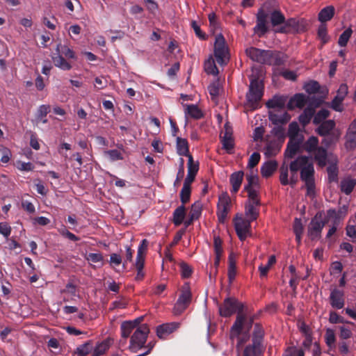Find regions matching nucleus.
<instances>
[{
  "instance_id": "31",
  "label": "nucleus",
  "mask_w": 356,
  "mask_h": 356,
  "mask_svg": "<svg viewBox=\"0 0 356 356\" xmlns=\"http://www.w3.org/2000/svg\"><path fill=\"white\" fill-rule=\"evenodd\" d=\"M282 144L277 140H270L267 143L265 155L267 157L275 156L280 151Z\"/></svg>"
},
{
  "instance_id": "43",
  "label": "nucleus",
  "mask_w": 356,
  "mask_h": 356,
  "mask_svg": "<svg viewBox=\"0 0 356 356\" xmlns=\"http://www.w3.org/2000/svg\"><path fill=\"white\" fill-rule=\"evenodd\" d=\"M110 343L108 340H104L98 343L96 346L93 347L92 356H100L104 355L109 348Z\"/></svg>"
},
{
  "instance_id": "23",
  "label": "nucleus",
  "mask_w": 356,
  "mask_h": 356,
  "mask_svg": "<svg viewBox=\"0 0 356 356\" xmlns=\"http://www.w3.org/2000/svg\"><path fill=\"white\" fill-rule=\"evenodd\" d=\"M278 163L275 160H270L263 163L261 167V174L265 178L270 177L277 170Z\"/></svg>"
},
{
  "instance_id": "8",
  "label": "nucleus",
  "mask_w": 356,
  "mask_h": 356,
  "mask_svg": "<svg viewBox=\"0 0 356 356\" xmlns=\"http://www.w3.org/2000/svg\"><path fill=\"white\" fill-rule=\"evenodd\" d=\"M231 199L227 193H223L218 197V202L217 205L216 214L218 221L220 223H224L227 219V214L230 210Z\"/></svg>"
},
{
  "instance_id": "16",
  "label": "nucleus",
  "mask_w": 356,
  "mask_h": 356,
  "mask_svg": "<svg viewBox=\"0 0 356 356\" xmlns=\"http://www.w3.org/2000/svg\"><path fill=\"white\" fill-rule=\"evenodd\" d=\"M308 99H309L302 93L296 94L290 99L289 103L287 104V108L289 110H293L296 107L302 108L307 103Z\"/></svg>"
},
{
  "instance_id": "48",
  "label": "nucleus",
  "mask_w": 356,
  "mask_h": 356,
  "mask_svg": "<svg viewBox=\"0 0 356 356\" xmlns=\"http://www.w3.org/2000/svg\"><path fill=\"white\" fill-rule=\"evenodd\" d=\"M191 195V185L184 184L180 192V200L183 205L189 202Z\"/></svg>"
},
{
  "instance_id": "32",
  "label": "nucleus",
  "mask_w": 356,
  "mask_h": 356,
  "mask_svg": "<svg viewBox=\"0 0 356 356\" xmlns=\"http://www.w3.org/2000/svg\"><path fill=\"white\" fill-rule=\"evenodd\" d=\"M185 115L195 120H199L203 118V112L195 104L187 105L185 108Z\"/></svg>"
},
{
  "instance_id": "55",
  "label": "nucleus",
  "mask_w": 356,
  "mask_h": 356,
  "mask_svg": "<svg viewBox=\"0 0 356 356\" xmlns=\"http://www.w3.org/2000/svg\"><path fill=\"white\" fill-rule=\"evenodd\" d=\"M248 193V200L246 202H250L256 204H261L260 199L259 198V193L257 188H248L244 189Z\"/></svg>"
},
{
  "instance_id": "50",
  "label": "nucleus",
  "mask_w": 356,
  "mask_h": 356,
  "mask_svg": "<svg viewBox=\"0 0 356 356\" xmlns=\"http://www.w3.org/2000/svg\"><path fill=\"white\" fill-rule=\"evenodd\" d=\"M286 56L283 53H281L280 51H275L274 53V55L273 56V59L271 61V65H275V66H281L283 65L285 62L286 61Z\"/></svg>"
},
{
  "instance_id": "17",
  "label": "nucleus",
  "mask_w": 356,
  "mask_h": 356,
  "mask_svg": "<svg viewBox=\"0 0 356 356\" xmlns=\"http://www.w3.org/2000/svg\"><path fill=\"white\" fill-rule=\"evenodd\" d=\"M261 204L246 202L245 204V214L248 220L254 221L257 219L259 215V206Z\"/></svg>"
},
{
  "instance_id": "26",
  "label": "nucleus",
  "mask_w": 356,
  "mask_h": 356,
  "mask_svg": "<svg viewBox=\"0 0 356 356\" xmlns=\"http://www.w3.org/2000/svg\"><path fill=\"white\" fill-rule=\"evenodd\" d=\"M309 161V158L306 156H300L294 161H291L289 165L290 172H301L302 168L306 166Z\"/></svg>"
},
{
  "instance_id": "58",
  "label": "nucleus",
  "mask_w": 356,
  "mask_h": 356,
  "mask_svg": "<svg viewBox=\"0 0 356 356\" xmlns=\"http://www.w3.org/2000/svg\"><path fill=\"white\" fill-rule=\"evenodd\" d=\"M180 273L181 277L186 279L191 276L193 270L188 264L185 262H181L180 264Z\"/></svg>"
},
{
  "instance_id": "28",
  "label": "nucleus",
  "mask_w": 356,
  "mask_h": 356,
  "mask_svg": "<svg viewBox=\"0 0 356 356\" xmlns=\"http://www.w3.org/2000/svg\"><path fill=\"white\" fill-rule=\"evenodd\" d=\"M93 349V341L89 340L86 343L79 346L73 353V356H86L92 352Z\"/></svg>"
},
{
  "instance_id": "36",
  "label": "nucleus",
  "mask_w": 356,
  "mask_h": 356,
  "mask_svg": "<svg viewBox=\"0 0 356 356\" xmlns=\"http://www.w3.org/2000/svg\"><path fill=\"white\" fill-rule=\"evenodd\" d=\"M356 186V179L346 178L341 181L340 188L341 192L346 195H349L352 193Z\"/></svg>"
},
{
  "instance_id": "42",
  "label": "nucleus",
  "mask_w": 356,
  "mask_h": 356,
  "mask_svg": "<svg viewBox=\"0 0 356 356\" xmlns=\"http://www.w3.org/2000/svg\"><path fill=\"white\" fill-rule=\"evenodd\" d=\"M270 19L273 26H277L285 22L284 15L278 10H275L271 13Z\"/></svg>"
},
{
  "instance_id": "37",
  "label": "nucleus",
  "mask_w": 356,
  "mask_h": 356,
  "mask_svg": "<svg viewBox=\"0 0 356 356\" xmlns=\"http://www.w3.org/2000/svg\"><path fill=\"white\" fill-rule=\"evenodd\" d=\"M228 263V279L229 282H232L236 275V261L235 256L233 253H231L229 255Z\"/></svg>"
},
{
  "instance_id": "7",
  "label": "nucleus",
  "mask_w": 356,
  "mask_h": 356,
  "mask_svg": "<svg viewBox=\"0 0 356 356\" xmlns=\"http://www.w3.org/2000/svg\"><path fill=\"white\" fill-rule=\"evenodd\" d=\"M192 300V294L189 282H185L181 288V293L175 305L176 313L181 314L190 305Z\"/></svg>"
},
{
  "instance_id": "3",
  "label": "nucleus",
  "mask_w": 356,
  "mask_h": 356,
  "mask_svg": "<svg viewBox=\"0 0 356 356\" xmlns=\"http://www.w3.org/2000/svg\"><path fill=\"white\" fill-rule=\"evenodd\" d=\"M149 332V328L147 324H143L137 327L131 337L129 349L131 352L136 353L137 350L143 348Z\"/></svg>"
},
{
  "instance_id": "27",
  "label": "nucleus",
  "mask_w": 356,
  "mask_h": 356,
  "mask_svg": "<svg viewBox=\"0 0 356 356\" xmlns=\"http://www.w3.org/2000/svg\"><path fill=\"white\" fill-rule=\"evenodd\" d=\"M177 152L180 156H192L189 153L188 143L186 139L180 137L177 138Z\"/></svg>"
},
{
  "instance_id": "38",
  "label": "nucleus",
  "mask_w": 356,
  "mask_h": 356,
  "mask_svg": "<svg viewBox=\"0 0 356 356\" xmlns=\"http://www.w3.org/2000/svg\"><path fill=\"white\" fill-rule=\"evenodd\" d=\"M220 138L223 148L229 152V151L234 148V140L232 132L226 129L223 136H220Z\"/></svg>"
},
{
  "instance_id": "47",
  "label": "nucleus",
  "mask_w": 356,
  "mask_h": 356,
  "mask_svg": "<svg viewBox=\"0 0 356 356\" xmlns=\"http://www.w3.org/2000/svg\"><path fill=\"white\" fill-rule=\"evenodd\" d=\"M289 165L284 163L280 168V181L282 185L286 186L289 184Z\"/></svg>"
},
{
  "instance_id": "15",
  "label": "nucleus",
  "mask_w": 356,
  "mask_h": 356,
  "mask_svg": "<svg viewBox=\"0 0 356 356\" xmlns=\"http://www.w3.org/2000/svg\"><path fill=\"white\" fill-rule=\"evenodd\" d=\"M199 170V163L193 161V156H189L188 161V173L184 184L191 185L195 179V176Z\"/></svg>"
},
{
  "instance_id": "53",
  "label": "nucleus",
  "mask_w": 356,
  "mask_h": 356,
  "mask_svg": "<svg viewBox=\"0 0 356 356\" xmlns=\"http://www.w3.org/2000/svg\"><path fill=\"white\" fill-rule=\"evenodd\" d=\"M246 179L248 181L247 184L245 185L244 189L248 188H259V179L257 175H248L246 176Z\"/></svg>"
},
{
  "instance_id": "5",
  "label": "nucleus",
  "mask_w": 356,
  "mask_h": 356,
  "mask_svg": "<svg viewBox=\"0 0 356 356\" xmlns=\"http://www.w3.org/2000/svg\"><path fill=\"white\" fill-rule=\"evenodd\" d=\"M214 56L218 63L225 65L229 60L228 48L222 34L216 36L214 44Z\"/></svg>"
},
{
  "instance_id": "45",
  "label": "nucleus",
  "mask_w": 356,
  "mask_h": 356,
  "mask_svg": "<svg viewBox=\"0 0 356 356\" xmlns=\"http://www.w3.org/2000/svg\"><path fill=\"white\" fill-rule=\"evenodd\" d=\"M202 204L200 201L194 202L191 207L188 216L192 218L198 220L202 215Z\"/></svg>"
},
{
  "instance_id": "63",
  "label": "nucleus",
  "mask_w": 356,
  "mask_h": 356,
  "mask_svg": "<svg viewBox=\"0 0 356 356\" xmlns=\"http://www.w3.org/2000/svg\"><path fill=\"white\" fill-rule=\"evenodd\" d=\"M11 227L6 222H0V234L8 238L11 233Z\"/></svg>"
},
{
  "instance_id": "46",
  "label": "nucleus",
  "mask_w": 356,
  "mask_h": 356,
  "mask_svg": "<svg viewBox=\"0 0 356 356\" xmlns=\"http://www.w3.org/2000/svg\"><path fill=\"white\" fill-rule=\"evenodd\" d=\"M52 59L55 66L63 70H69L72 68V65L60 55L54 56Z\"/></svg>"
},
{
  "instance_id": "25",
  "label": "nucleus",
  "mask_w": 356,
  "mask_h": 356,
  "mask_svg": "<svg viewBox=\"0 0 356 356\" xmlns=\"http://www.w3.org/2000/svg\"><path fill=\"white\" fill-rule=\"evenodd\" d=\"M290 119L291 115L287 112L281 114L269 112V120L273 124H284L287 123Z\"/></svg>"
},
{
  "instance_id": "41",
  "label": "nucleus",
  "mask_w": 356,
  "mask_h": 356,
  "mask_svg": "<svg viewBox=\"0 0 356 356\" xmlns=\"http://www.w3.org/2000/svg\"><path fill=\"white\" fill-rule=\"evenodd\" d=\"M318 38L321 40L322 45L327 43L330 37L327 34V28L326 24H321L317 31Z\"/></svg>"
},
{
  "instance_id": "59",
  "label": "nucleus",
  "mask_w": 356,
  "mask_h": 356,
  "mask_svg": "<svg viewBox=\"0 0 356 356\" xmlns=\"http://www.w3.org/2000/svg\"><path fill=\"white\" fill-rule=\"evenodd\" d=\"M299 131L300 127L296 122H292L289 124L288 129L289 138H291V139H293L292 137L300 136V134H299Z\"/></svg>"
},
{
  "instance_id": "12",
  "label": "nucleus",
  "mask_w": 356,
  "mask_h": 356,
  "mask_svg": "<svg viewBox=\"0 0 356 356\" xmlns=\"http://www.w3.org/2000/svg\"><path fill=\"white\" fill-rule=\"evenodd\" d=\"M179 326L180 323L177 322L163 323L156 327V335L161 339H165L169 334L177 330Z\"/></svg>"
},
{
  "instance_id": "13",
  "label": "nucleus",
  "mask_w": 356,
  "mask_h": 356,
  "mask_svg": "<svg viewBox=\"0 0 356 356\" xmlns=\"http://www.w3.org/2000/svg\"><path fill=\"white\" fill-rule=\"evenodd\" d=\"M267 14L263 10H259L257 15V24L254 27V32L259 37L263 36L268 31Z\"/></svg>"
},
{
  "instance_id": "4",
  "label": "nucleus",
  "mask_w": 356,
  "mask_h": 356,
  "mask_svg": "<svg viewBox=\"0 0 356 356\" xmlns=\"http://www.w3.org/2000/svg\"><path fill=\"white\" fill-rule=\"evenodd\" d=\"M326 224V221L323 220V212L318 211L312 218L307 230V235L312 241H316L321 238V232Z\"/></svg>"
},
{
  "instance_id": "20",
  "label": "nucleus",
  "mask_w": 356,
  "mask_h": 356,
  "mask_svg": "<svg viewBox=\"0 0 356 356\" xmlns=\"http://www.w3.org/2000/svg\"><path fill=\"white\" fill-rule=\"evenodd\" d=\"M142 318H143L141 317L140 318L136 319L134 322H123L120 326L121 337L124 338H129L133 330L136 329L137 325L140 323Z\"/></svg>"
},
{
  "instance_id": "19",
  "label": "nucleus",
  "mask_w": 356,
  "mask_h": 356,
  "mask_svg": "<svg viewBox=\"0 0 356 356\" xmlns=\"http://www.w3.org/2000/svg\"><path fill=\"white\" fill-rule=\"evenodd\" d=\"M266 50L256 47H250L246 49L247 56L253 61L263 64Z\"/></svg>"
},
{
  "instance_id": "56",
  "label": "nucleus",
  "mask_w": 356,
  "mask_h": 356,
  "mask_svg": "<svg viewBox=\"0 0 356 356\" xmlns=\"http://www.w3.org/2000/svg\"><path fill=\"white\" fill-rule=\"evenodd\" d=\"M325 341L327 346L332 348L334 346L336 341V337L334 331L332 329L327 328L325 334Z\"/></svg>"
},
{
  "instance_id": "51",
  "label": "nucleus",
  "mask_w": 356,
  "mask_h": 356,
  "mask_svg": "<svg viewBox=\"0 0 356 356\" xmlns=\"http://www.w3.org/2000/svg\"><path fill=\"white\" fill-rule=\"evenodd\" d=\"M330 111L327 109H321L316 115H314L313 123L318 124L324 122V120L328 118Z\"/></svg>"
},
{
  "instance_id": "44",
  "label": "nucleus",
  "mask_w": 356,
  "mask_h": 356,
  "mask_svg": "<svg viewBox=\"0 0 356 356\" xmlns=\"http://www.w3.org/2000/svg\"><path fill=\"white\" fill-rule=\"evenodd\" d=\"M204 67L205 72L209 74L217 75L219 73L215 60L211 56L205 60Z\"/></svg>"
},
{
  "instance_id": "2",
  "label": "nucleus",
  "mask_w": 356,
  "mask_h": 356,
  "mask_svg": "<svg viewBox=\"0 0 356 356\" xmlns=\"http://www.w3.org/2000/svg\"><path fill=\"white\" fill-rule=\"evenodd\" d=\"M264 95V83L256 76H251L248 92L246 94L245 107L254 111L260 107V101Z\"/></svg>"
},
{
  "instance_id": "54",
  "label": "nucleus",
  "mask_w": 356,
  "mask_h": 356,
  "mask_svg": "<svg viewBox=\"0 0 356 356\" xmlns=\"http://www.w3.org/2000/svg\"><path fill=\"white\" fill-rule=\"evenodd\" d=\"M305 91L312 95L317 93L320 90V85L316 81H310L304 86Z\"/></svg>"
},
{
  "instance_id": "9",
  "label": "nucleus",
  "mask_w": 356,
  "mask_h": 356,
  "mask_svg": "<svg viewBox=\"0 0 356 356\" xmlns=\"http://www.w3.org/2000/svg\"><path fill=\"white\" fill-rule=\"evenodd\" d=\"M348 211V205H343L338 210L330 209L326 212L325 221L326 223L330 221L332 225L339 226L341 222L346 218Z\"/></svg>"
},
{
  "instance_id": "57",
  "label": "nucleus",
  "mask_w": 356,
  "mask_h": 356,
  "mask_svg": "<svg viewBox=\"0 0 356 356\" xmlns=\"http://www.w3.org/2000/svg\"><path fill=\"white\" fill-rule=\"evenodd\" d=\"M329 321L331 323H348L350 325H353V323L346 321L343 317L339 316L337 312H330V318Z\"/></svg>"
},
{
  "instance_id": "1",
  "label": "nucleus",
  "mask_w": 356,
  "mask_h": 356,
  "mask_svg": "<svg viewBox=\"0 0 356 356\" xmlns=\"http://www.w3.org/2000/svg\"><path fill=\"white\" fill-rule=\"evenodd\" d=\"M244 308L245 305L233 297L226 298L218 307L219 314L222 317L228 318L237 313L235 322L231 327L232 334L236 337L241 334L246 321V314L243 312Z\"/></svg>"
},
{
  "instance_id": "10",
  "label": "nucleus",
  "mask_w": 356,
  "mask_h": 356,
  "mask_svg": "<svg viewBox=\"0 0 356 356\" xmlns=\"http://www.w3.org/2000/svg\"><path fill=\"white\" fill-rule=\"evenodd\" d=\"M251 222L248 219L241 217H236L234 220V228L238 238L243 241L246 239L250 232Z\"/></svg>"
},
{
  "instance_id": "11",
  "label": "nucleus",
  "mask_w": 356,
  "mask_h": 356,
  "mask_svg": "<svg viewBox=\"0 0 356 356\" xmlns=\"http://www.w3.org/2000/svg\"><path fill=\"white\" fill-rule=\"evenodd\" d=\"M321 102L317 98L312 97L310 98L309 105L305 108L303 113L299 116V122L305 126L309 123L312 117L315 114V108L319 106Z\"/></svg>"
},
{
  "instance_id": "18",
  "label": "nucleus",
  "mask_w": 356,
  "mask_h": 356,
  "mask_svg": "<svg viewBox=\"0 0 356 356\" xmlns=\"http://www.w3.org/2000/svg\"><path fill=\"white\" fill-rule=\"evenodd\" d=\"M264 337V330L261 325L259 323H256L254 327V331L252 333V341L254 346H257L259 348H265L263 345Z\"/></svg>"
},
{
  "instance_id": "61",
  "label": "nucleus",
  "mask_w": 356,
  "mask_h": 356,
  "mask_svg": "<svg viewBox=\"0 0 356 356\" xmlns=\"http://www.w3.org/2000/svg\"><path fill=\"white\" fill-rule=\"evenodd\" d=\"M60 293H68L72 297L77 296L76 286L72 282H68L65 289L60 290Z\"/></svg>"
},
{
  "instance_id": "22",
  "label": "nucleus",
  "mask_w": 356,
  "mask_h": 356,
  "mask_svg": "<svg viewBox=\"0 0 356 356\" xmlns=\"http://www.w3.org/2000/svg\"><path fill=\"white\" fill-rule=\"evenodd\" d=\"M313 154L314 160L320 167L323 168L327 165V151L326 148L318 146Z\"/></svg>"
},
{
  "instance_id": "39",
  "label": "nucleus",
  "mask_w": 356,
  "mask_h": 356,
  "mask_svg": "<svg viewBox=\"0 0 356 356\" xmlns=\"http://www.w3.org/2000/svg\"><path fill=\"white\" fill-rule=\"evenodd\" d=\"M264 350L265 348H259L249 344L245 347L242 356H262Z\"/></svg>"
},
{
  "instance_id": "52",
  "label": "nucleus",
  "mask_w": 356,
  "mask_h": 356,
  "mask_svg": "<svg viewBox=\"0 0 356 356\" xmlns=\"http://www.w3.org/2000/svg\"><path fill=\"white\" fill-rule=\"evenodd\" d=\"M292 141H289L284 152L286 158L292 159L300 151V147L297 145L291 144Z\"/></svg>"
},
{
  "instance_id": "60",
  "label": "nucleus",
  "mask_w": 356,
  "mask_h": 356,
  "mask_svg": "<svg viewBox=\"0 0 356 356\" xmlns=\"http://www.w3.org/2000/svg\"><path fill=\"white\" fill-rule=\"evenodd\" d=\"M105 154L109 157L111 161H116L123 159L122 154L118 149L107 150L105 152Z\"/></svg>"
},
{
  "instance_id": "21",
  "label": "nucleus",
  "mask_w": 356,
  "mask_h": 356,
  "mask_svg": "<svg viewBox=\"0 0 356 356\" xmlns=\"http://www.w3.org/2000/svg\"><path fill=\"white\" fill-rule=\"evenodd\" d=\"M243 171H237L231 175L229 181L232 185V193L235 194L238 191L243 179Z\"/></svg>"
},
{
  "instance_id": "40",
  "label": "nucleus",
  "mask_w": 356,
  "mask_h": 356,
  "mask_svg": "<svg viewBox=\"0 0 356 356\" xmlns=\"http://www.w3.org/2000/svg\"><path fill=\"white\" fill-rule=\"evenodd\" d=\"M347 144L350 147L356 146V119L350 124L347 134Z\"/></svg>"
},
{
  "instance_id": "64",
  "label": "nucleus",
  "mask_w": 356,
  "mask_h": 356,
  "mask_svg": "<svg viewBox=\"0 0 356 356\" xmlns=\"http://www.w3.org/2000/svg\"><path fill=\"white\" fill-rule=\"evenodd\" d=\"M346 235L352 238L353 243L356 242V226L348 225L346 228Z\"/></svg>"
},
{
  "instance_id": "34",
  "label": "nucleus",
  "mask_w": 356,
  "mask_h": 356,
  "mask_svg": "<svg viewBox=\"0 0 356 356\" xmlns=\"http://www.w3.org/2000/svg\"><path fill=\"white\" fill-rule=\"evenodd\" d=\"M186 211L184 205L179 206L173 212V223L175 226H179L183 223L186 216Z\"/></svg>"
},
{
  "instance_id": "24",
  "label": "nucleus",
  "mask_w": 356,
  "mask_h": 356,
  "mask_svg": "<svg viewBox=\"0 0 356 356\" xmlns=\"http://www.w3.org/2000/svg\"><path fill=\"white\" fill-rule=\"evenodd\" d=\"M335 13L334 7L332 6H328L323 9L318 13V19L321 22V24H325V22L332 19Z\"/></svg>"
},
{
  "instance_id": "62",
  "label": "nucleus",
  "mask_w": 356,
  "mask_h": 356,
  "mask_svg": "<svg viewBox=\"0 0 356 356\" xmlns=\"http://www.w3.org/2000/svg\"><path fill=\"white\" fill-rule=\"evenodd\" d=\"M261 159L260 154L259 152H253L250 156L248 163L249 168H253L257 165Z\"/></svg>"
},
{
  "instance_id": "49",
  "label": "nucleus",
  "mask_w": 356,
  "mask_h": 356,
  "mask_svg": "<svg viewBox=\"0 0 356 356\" xmlns=\"http://www.w3.org/2000/svg\"><path fill=\"white\" fill-rule=\"evenodd\" d=\"M353 33V30L350 27L346 29L339 36L338 40V44L340 47H346L348 44L349 39Z\"/></svg>"
},
{
  "instance_id": "14",
  "label": "nucleus",
  "mask_w": 356,
  "mask_h": 356,
  "mask_svg": "<svg viewBox=\"0 0 356 356\" xmlns=\"http://www.w3.org/2000/svg\"><path fill=\"white\" fill-rule=\"evenodd\" d=\"M330 303L333 308L340 309L344 307V293L337 289L332 290L330 295Z\"/></svg>"
},
{
  "instance_id": "35",
  "label": "nucleus",
  "mask_w": 356,
  "mask_h": 356,
  "mask_svg": "<svg viewBox=\"0 0 356 356\" xmlns=\"http://www.w3.org/2000/svg\"><path fill=\"white\" fill-rule=\"evenodd\" d=\"M51 111V106L47 104H42L40 105L38 110L35 115V119L37 122H41L43 124L47 123L48 120L46 118L47 115Z\"/></svg>"
},
{
  "instance_id": "29",
  "label": "nucleus",
  "mask_w": 356,
  "mask_h": 356,
  "mask_svg": "<svg viewBox=\"0 0 356 356\" xmlns=\"http://www.w3.org/2000/svg\"><path fill=\"white\" fill-rule=\"evenodd\" d=\"M286 97L284 96H274L273 99L266 102V106L269 108H284Z\"/></svg>"
},
{
  "instance_id": "6",
  "label": "nucleus",
  "mask_w": 356,
  "mask_h": 356,
  "mask_svg": "<svg viewBox=\"0 0 356 356\" xmlns=\"http://www.w3.org/2000/svg\"><path fill=\"white\" fill-rule=\"evenodd\" d=\"M300 179L305 183L307 195L309 196L314 195L315 188L314 168L313 164L309 161L307 163L305 168H302L300 172Z\"/></svg>"
},
{
  "instance_id": "33",
  "label": "nucleus",
  "mask_w": 356,
  "mask_h": 356,
  "mask_svg": "<svg viewBox=\"0 0 356 356\" xmlns=\"http://www.w3.org/2000/svg\"><path fill=\"white\" fill-rule=\"evenodd\" d=\"M318 147V139L316 136H310L302 145V150L311 154Z\"/></svg>"
},
{
  "instance_id": "30",
  "label": "nucleus",
  "mask_w": 356,
  "mask_h": 356,
  "mask_svg": "<svg viewBox=\"0 0 356 356\" xmlns=\"http://www.w3.org/2000/svg\"><path fill=\"white\" fill-rule=\"evenodd\" d=\"M335 123L334 120H329L320 123L316 129V132L321 136L330 135V132L334 128Z\"/></svg>"
}]
</instances>
